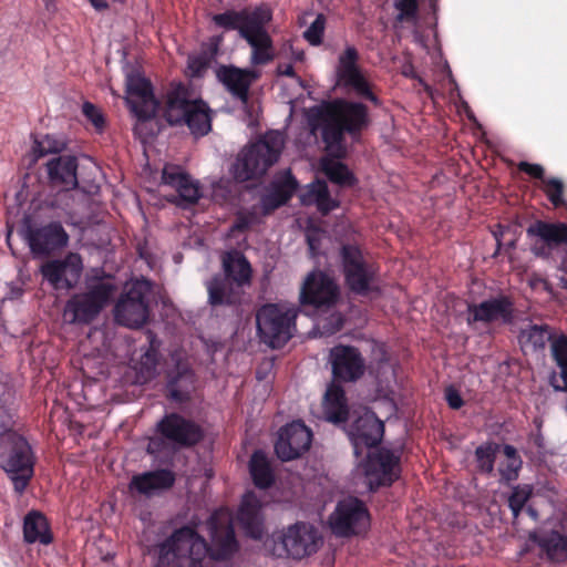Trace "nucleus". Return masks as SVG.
Masks as SVG:
<instances>
[{
    "label": "nucleus",
    "mask_w": 567,
    "mask_h": 567,
    "mask_svg": "<svg viewBox=\"0 0 567 567\" xmlns=\"http://www.w3.org/2000/svg\"><path fill=\"white\" fill-rule=\"evenodd\" d=\"M321 137L328 148L342 145L344 135L357 140L370 125L369 109L361 102L336 99L317 112Z\"/></svg>",
    "instance_id": "nucleus-1"
},
{
    "label": "nucleus",
    "mask_w": 567,
    "mask_h": 567,
    "mask_svg": "<svg viewBox=\"0 0 567 567\" xmlns=\"http://www.w3.org/2000/svg\"><path fill=\"white\" fill-rule=\"evenodd\" d=\"M162 117L169 126H187L196 138L206 136L212 131L213 114L208 104L202 99H190L188 87L173 83L163 95Z\"/></svg>",
    "instance_id": "nucleus-2"
},
{
    "label": "nucleus",
    "mask_w": 567,
    "mask_h": 567,
    "mask_svg": "<svg viewBox=\"0 0 567 567\" xmlns=\"http://www.w3.org/2000/svg\"><path fill=\"white\" fill-rule=\"evenodd\" d=\"M154 550L155 567H204L210 557L208 543L190 525L174 529Z\"/></svg>",
    "instance_id": "nucleus-3"
},
{
    "label": "nucleus",
    "mask_w": 567,
    "mask_h": 567,
    "mask_svg": "<svg viewBox=\"0 0 567 567\" xmlns=\"http://www.w3.org/2000/svg\"><path fill=\"white\" fill-rule=\"evenodd\" d=\"M285 145L284 135L278 131H268L256 142L241 150L233 165L236 181L247 182L266 174L279 159Z\"/></svg>",
    "instance_id": "nucleus-4"
},
{
    "label": "nucleus",
    "mask_w": 567,
    "mask_h": 567,
    "mask_svg": "<svg viewBox=\"0 0 567 567\" xmlns=\"http://www.w3.org/2000/svg\"><path fill=\"white\" fill-rule=\"evenodd\" d=\"M35 455L28 440L16 431L0 433V467L22 493L34 475Z\"/></svg>",
    "instance_id": "nucleus-5"
},
{
    "label": "nucleus",
    "mask_w": 567,
    "mask_h": 567,
    "mask_svg": "<svg viewBox=\"0 0 567 567\" xmlns=\"http://www.w3.org/2000/svg\"><path fill=\"white\" fill-rule=\"evenodd\" d=\"M116 291V286L110 281L90 284L86 290L72 295L65 306L63 317L72 324H90L109 306Z\"/></svg>",
    "instance_id": "nucleus-6"
},
{
    "label": "nucleus",
    "mask_w": 567,
    "mask_h": 567,
    "mask_svg": "<svg viewBox=\"0 0 567 567\" xmlns=\"http://www.w3.org/2000/svg\"><path fill=\"white\" fill-rule=\"evenodd\" d=\"M322 543V537L315 526L298 522L286 530L274 533L266 545L274 556L302 559L317 553Z\"/></svg>",
    "instance_id": "nucleus-7"
},
{
    "label": "nucleus",
    "mask_w": 567,
    "mask_h": 567,
    "mask_svg": "<svg viewBox=\"0 0 567 567\" xmlns=\"http://www.w3.org/2000/svg\"><path fill=\"white\" fill-rule=\"evenodd\" d=\"M340 260L344 282L350 291L359 296H369L371 292H380L377 285L379 267L369 262L361 247L357 244H342L340 247Z\"/></svg>",
    "instance_id": "nucleus-8"
},
{
    "label": "nucleus",
    "mask_w": 567,
    "mask_h": 567,
    "mask_svg": "<svg viewBox=\"0 0 567 567\" xmlns=\"http://www.w3.org/2000/svg\"><path fill=\"white\" fill-rule=\"evenodd\" d=\"M151 281L137 279L128 285L114 306V320L116 323L131 329L143 327L150 318Z\"/></svg>",
    "instance_id": "nucleus-9"
},
{
    "label": "nucleus",
    "mask_w": 567,
    "mask_h": 567,
    "mask_svg": "<svg viewBox=\"0 0 567 567\" xmlns=\"http://www.w3.org/2000/svg\"><path fill=\"white\" fill-rule=\"evenodd\" d=\"M296 311L284 310L278 305H264L256 315L260 340L272 349L282 348L293 336Z\"/></svg>",
    "instance_id": "nucleus-10"
},
{
    "label": "nucleus",
    "mask_w": 567,
    "mask_h": 567,
    "mask_svg": "<svg viewBox=\"0 0 567 567\" xmlns=\"http://www.w3.org/2000/svg\"><path fill=\"white\" fill-rule=\"evenodd\" d=\"M328 526L336 537L365 536L371 527V515L360 498H341L328 517Z\"/></svg>",
    "instance_id": "nucleus-11"
},
{
    "label": "nucleus",
    "mask_w": 567,
    "mask_h": 567,
    "mask_svg": "<svg viewBox=\"0 0 567 567\" xmlns=\"http://www.w3.org/2000/svg\"><path fill=\"white\" fill-rule=\"evenodd\" d=\"M126 104L132 114L140 122H147L155 117L159 110V102L154 95L153 85L138 70H132L126 75Z\"/></svg>",
    "instance_id": "nucleus-12"
},
{
    "label": "nucleus",
    "mask_w": 567,
    "mask_h": 567,
    "mask_svg": "<svg viewBox=\"0 0 567 567\" xmlns=\"http://www.w3.org/2000/svg\"><path fill=\"white\" fill-rule=\"evenodd\" d=\"M359 52L355 47L348 45L339 55L336 66L337 83L344 89H351L362 99L380 104L379 97L372 92L369 81L359 66Z\"/></svg>",
    "instance_id": "nucleus-13"
},
{
    "label": "nucleus",
    "mask_w": 567,
    "mask_h": 567,
    "mask_svg": "<svg viewBox=\"0 0 567 567\" xmlns=\"http://www.w3.org/2000/svg\"><path fill=\"white\" fill-rule=\"evenodd\" d=\"M155 433L179 449L193 447L205 436V432L198 423L176 412L165 414L156 423Z\"/></svg>",
    "instance_id": "nucleus-14"
},
{
    "label": "nucleus",
    "mask_w": 567,
    "mask_h": 567,
    "mask_svg": "<svg viewBox=\"0 0 567 567\" xmlns=\"http://www.w3.org/2000/svg\"><path fill=\"white\" fill-rule=\"evenodd\" d=\"M514 317L513 299L507 295H498L478 303H467L465 320L468 327H474L476 323L489 326L497 321L503 324H511Z\"/></svg>",
    "instance_id": "nucleus-15"
},
{
    "label": "nucleus",
    "mask_w": 567,
    "mask_h": 567,
    "mask_svg": "<svg viewBox=\"0 0 567 567\" xmlns=\"http://www.w3.org/2000/svg\"><path fill=\"white\" fill-rule=\"evenodd\" d=\"M207 528L210 538L208 546L212 559H228L238 551L239 544L230 514L214 512L207 520Z\"/></svg>",
    "instance_id": "nucleus-16"
},
{
    "label": "nucleus",
    "mask_w": 567,
    "mask_h": 567,
    "mask_svg": "<svg viewBox=\"0 0 567 567\" xmlns=\"http://www.w3.org/2000/svg\"><path fill=\"white\" fill-rule=\"evenodd\" d=\"M364 471L370 492L390 486L400 476V456L388 449H379L368 455Z\"/></svg>",
    "instance_id": "nucleus-17"
},
{
    "label": "nucleus",
    "mask_w": 567,
    "mask_h": 567,
    "mask_svg": "<svg viewBox=\"0 0 567 567\" xmlns=\"http://www.w3.org/2000/svg\"><path fill=\"white\" fill-rule=\"evenodd\" d=\"M348 436L352 443L354 455L361 456L363 451L377 446L383 437L384 425L370 410H363L348 425Z\"/></svg>",
    "instance_id": "nucleus-18"
},
{
    "label": "nucleus",
    "mask_w": 567,
    "mask_h": 567,
    "mask_svg": "<svg viewBox=\"0 0 567 567\" xmlns=\"http://www.w3.org/2000/svg\"><path fill=\"white\" fill-rule=\"evenodd\" d=\"M339 298L337 282L323 271L310 272L300 290V303L313 308H330Z\"/></svg>",
    "instance_id": "nucleus-19"
},
{
    "label": "nucleus",
    "mask_w": 567,
    "mask_h": 567,
    "mask_svg": "<svg viewBox=\"0 0 567 567\" xmlns=\"http://www.w3.org/2000/svg\"><path fill=\"white\" fill-rule=\"evenodd\" d=\"M311 442L310 429L302 421H293L279 430L275 442V453L282 462H289L308 452Z\"/></svg>",
    "instance_id": "nucleus-20"
},
{
    "label": "nucleus",
    "mask_w": 567,
    "mask_h": 567,
    "mask_svg": "<svg viewBox=\"0 0 567 567\" xmlns=\"http://www.w3.org/2000/svg\"><path fill=\"white\" fill-rule=\"evenodd\" d=\"M528 237H535L532 252L536 257L548 259L554 248L567 245V224L561 221L535 220L527 229Z\"/></svg>",
    "instance_id": "nucleus-21"
},
{
    "label": "nucleus",
    "mask_w": 567,
    "mask_h": 567,
    "mask_svg": "<svg viewBox=\"0 0 567 567\" xmlns=\"http://www.w3.org/2000/svg\"><path fill=\"white\" fill-rule=\"evenodd\" d=\"M329 361L333 379L338 382H355L365 371L364 358L353 346H334L330 349Z\"/></svg>",
    "instance_id": "nucleus-22"
},
{
    "label": "nucleus",
    "mask_w": 567,
    "mask_h": 567,
    "mask_svg": "<svg viewBox=\"0 0 567 567\" xmlns=\"http://www.w3.org/2000/svg\"><path fill=\"white\" fill-rule=\"evenodd\" d=\"M83 270L79 254L69 252L63 259L50 260L42 265L41 274L54 288H72Z\"/></svg>",
    "instance_id": "nucleus-23"
},
{
    "label": "nucleus",
    "mask_w": 567,
    "mask_h": 567,
    "mask_svg": "<svg viewBox=\"0 0 567 567\" xmlns=\"http://www.w3.org/2000/svg\"><path fill=\"white\" fill-rule=\"evenodd\" d=\"M27 239L34 255L47 256L65 247L69 235L60 223L52 221L42 227H29Z\"/></svg>",
    "instance_id": "nucleus-24"
},
{
    "label": "nucleus",
    "mask_w": 567,
    "mask_h": 567,
    "mask_svg": "<svg viewBox=\"0 0 567 567\" xmlns=\"http://www.w3.org/2000/svg\"><path fill=\"white\" fill-rule=\"evenodd\" d=\"M162 181L165 185L176 189L179 198L177 204L184 208L197 204L202 196L198 182H195L177 165H165Z\"/></svg>",
    "instance_id": "nucleus-25"
},
{
    "label": "nucleus",
    "mask_w": 567,
    "mask_h": 567,
    "mask_svg": "<svg viewBox=\"0 0 567 567\" xmlns=\"http://www.w3.org/2000/svg\"><path fill=\"white\" fill-rule=\"evenodd\" d=\"M244 287L237 286L221 274H216L206 282L208 303L212 307H234L241 302Z\"/></svg>",
    "instance_id": "nucleus-26"
},
{
    "label": "nucleus",
    "mask_w": 567,
    "mask_h": 567,
    "mask_svg": "<svg viewBox=\"0 0 567 567\" xmlns=\"http://www.w3.org/2000/svg\"><path fill=\"white\" fill-rule=\"evenodd\" d=\"M49 182L54 187L69 190L78 186V161L71 155L54 156L47 163Z\"/></svg>",
    "instance_id": "nucleus-27"
},
{
    "label": "nucleus",
    "mask_w": 567,
    "mask_h": 567,
    "mask_svg": "<svg viewBox=\"0 0 567 567\" xmlns=\"http://www.w3.org/2000/svg\"><path fill=\"white\" fill-rule=\"evenodd\" d=\"M217 78L233 96L244 104L248 103L250 85L257 78L254 71L223 65L217 70Z\"/></svg>",
    "instance_id": "nucleus-28"
},
{
    "label": "nucleus",
    "mask_w": 567,
    "mask_h": 567,
    "mask_svg": "<svg viewBox=\"0 0 567 567\" xmlns=\"http://www.w3.org/2000/svg\"><path fill=\"white\" fill-rule=\"evenodd\" d=\"M259 498H243L237 512V520L245 535L261 540L265 535V516Z\"/></svg>",
    "instance_id": "nucleus-29"
},
{
    "label": "nucleus",
    "mask_w": 567,
    "mask_h": 567,
    "mask_svg": "<svg viewBox=\"0 0 567 567\" xmlns=\"http://www.w3.org/2000/svg\"><path fill=\"white\" fill-rule=\"evenodd\" d=\"M196 375L194 371L185 364H176L167 375L166 396L174 402L185 403L190 400L194 391Z\"/></svg>",
    "instance_id": "nucleus-30"
},
{
    "label": "nucleus",
    "mask_w": 567,
    "mask_h": 567,
    "mask_svg": "<svg viewBox=\"0 0 567 567\" xmlns=\"http://www.w3.org/2000/svg\"><path fill=\"white\" fill-rule=\"evenodd\" d=\"M297 188L298 182L288 171L280 181L272 183L269 193L261 196L260 207L262 215L268 216L279 207L286 205L291 199Z\"/></svg>",
    "instance_id": "nucleus-31"
},
{
    "label": "nucleus",
    "mask_w": 567,
    "mask_h": 567,
    "mask_svg": "<svg viewBox=\"0 0 567 567\" xmlns=\"http://www.w3.org/2000/svg\"><path fill=\"white\" fill-rule=\"evenodd\" d=\"M175 480L173 471L157 468L134 475L130 482V489L147 496L152 492H163L171 488Z\"/></svg>",
    "instance_id": "nucleus-32"
},
{
    "label": "nucleus",
    "mask_w": 567,
    "mask_h": 567,
    "mask_svg": "<svg viewBox=\"0 0 567 567\" xmlns=\"http://www.w3.org/2000/svg\"><path fill=\"white\" fill-rule=\"evenodd\" d=\"M221 276L227 277L237 286L245 287L250 284L252 269L245 255L236 249L225 251L221 256Z\"/></svg>",
    "instance_id": "nucleus-33"
},
{
    "label": "nucleus",
    "mask_w": 567,
    "mask_h": 567,
    "mask_svg": "<svg viewBox=\"0 0 567 567\" xmlns=\"http://www.w3.org/2000/svg\"><path fill=\"white\" fill-rule=\"evenodd\" d=\"M262 19L259 11H235L227 10L223 13L215 14L213 22L225 30H237L241 38L247 34L251 29L256 28L259 20Z\"/></svg>",
    "instance_id": "nucleus-34"
},
{
    "label": "nucleus",
    "mask_w": 567,
    "mask_h": 567,
    "mask_svg": "<svg viewBox=\"0 0 567 567\" xmlns=\"http://www.w3.org/2000/svg\"><path fill=\"white\" fill-rule=\"evenodd\" d=\"M322 405L327 421L339 424L348 420L349 408L342 385L332 382L326 390Z\"/></svg>",
    "instance_id": "nucleus-35"
},
{
    "label": "nucleus",
    "mask_w": 567,
    "mask_h": 567,
    "mask_svg": "<svg viewBox=\"0 0 567 567\" xmlns=\"http://www.w3.org/2000/svg\"><path fill=\"white\" fill-rule=\"evenodd\" d=\"M244 38L252 48L251 62L255 65H265L272 61V41L265 29V19H260L255 29H251Z\"/></svg>",
    "instance_id": "nucleus-36"
},
{
    "label": "nucleus",
    "mask_w": 567,
    "mask_h": 567,
    "mask_svg": "<svg viewBox=\"0 0 567 567\" xmlns=\"http://www.w3.org/2000/svg\"><path fill=\"white\" fill-rule=\"evenodd\" d=\"M529 539L537 544L550 561L563 563L567 560V536L556 530L549 533H532Z\"/></svg>",
    "instance_id": "nucleus-37"
},
{
    "label": "nucleus",
    "mask_w": 567,
    "mask_h": 567,
    "mask_svg": "<svg viewBox=\"0 0 567 567\" xmlns=\"http://www.w3.org/2000/svg\"><path fill=\"white\" fill-rule=\"evenodd\" d=\"M249 474L254 485L259 489L271 487L276 481L271 461L262 450L255 451L248 464Z\"/></svg>",
    "instance_id": "nucleus-38"
},
{
    "label": "nucleus",
    "mask_w": 567,
    "mask_h": 567,
    "mask_svg": "<svg viewBox=\"0 0 567 567\" xmlns=\"http://www.w3.org/2000/svg\"><path fill=\"white\" fill-rule=\"evenodd\" d=\"M300 200L306 206L316 205L323 215L339 206V203L331 198L327 183L320 179L308 185L307 189L300 195Z\"/></svg>",
    "instance_id": "nucleus-39"
},
{
    "label": "nucleus",
    "mask_w": 567,
    "mask_h": 567,
    "mask_svg": "<svg viewBox=\"0 0 567 567\" xmlns=\"http://www.w3.org/2000/svg\"><path fill=\"white\" fill-rule=\"evenodd\" d=\"M23 537L28 544L40 542L49 545L53 540L45 516L39 511H31L23 522Z\"/></svg>",
    "instance_id": "nucleus-40"
},
{
    "label": "nucleus",
    "mask_w": 567,
    "mask_h": 567,
    "mask_svg": "<svg viewBox=\"0 0 567 567\" xmlns=\"http://www.w3.org/2000/svg\"><path fill=\"white\" fill-rule=\"evenodd\" d=\"M322 171L331 183L341 187H352L357 183L353 173L341 162L326 159L322 162Z\"/></svg>",
    "instance_id": "nucleus-41"
},
{
    "label": "nucleus",
    "mask_w": 567,
    "mask_h": 567,
    "mask_svg": "<svg viewBox=\"0 0 567 567\" xmlns=\"http://www.w3.org/2000/svg\"><path fill=\"white\" fill-rule=\"evenodd\" d=\"M551 354L557 367L560 369V378L563 379L564 385H557L555 383V374L550 379V384L556 391H567V336H560L553 341Z\"/></svg>",
    "instance_id": "nucleus-42"
},
{
    "label": "nucleus",
    "mask_w": 567,
    "mask_h": 567,
    "mask_svg": "<svg viewBox=\"0 0 567 567\" xmlns=\"http://www.w3.org/2000/svg\"><path fill=\"white\" fill-rule=\"evenodd\" d=\"M503 452L507 460L506 462L499 464L498 472L501 482L509 485L512 482L518 478V473L522 468L523 462L513 445H504Z\"/></svg>",
    "instance_id": "nucleus-43"
},
{
    "label": "nucleus",
    "mask_w": 567,
    "mask_h": 567,
    "mask_svg": "<svg viewBox=\"0 0 567 567\" xmlns=\"http://www.w3.org/2000/svg\"><path fill=\"white\" fill-rule=\"evenodd\" d=\"M548 324H530L519 333V341L533 348V350L544 349L551 339Z\"/></svg>",
    "instance_id": "nucleus-44"
},
{
    "label": "nucleus",
    "mask_w": 567,
    "mask_h": 567,
    "mask_svg": "<svg viewBox=\"0 0 567 567\" xmlns=\"http://www.w3.org/2000/svg\"><path fill=\"white\" fill-rule=\"evenodd\" d=\"M499 445L488 442L476 447L474 452L475 468L478 473L491 475L494 471L495 460Z\"/></svg>",
    "instance_id": "nucleus-45"
},
{
    "label": "nucleus",
    "mask_w": 567,
    "mask_h": 567,
    "mask_svg": "<svg viewBox=\"0 0 567 567\" xmlns=\"http://www.w3.org/2000/svg\"><path fill=\"white\" fill-rule=\"evenodd\" d=\"M544 192L548 198V200L555 206L560 207L565 204L564 200V192L565 186L564 183L556 178L550 177L544 181Z\"/></svg>",
    "instance_id": "nucleus-46"
},
{
    "label": "nucleus",
    "mask_w": 567,
    "mask_h": 567,
    "mask_svg": "<svg viewBox=\"0 0 567 567\" xmlns=\"http://www.w3.org/2000/svg\"><path fill=\"white\" fill-rule=\"evenodd\" d=\"M394 8L399 11L396 21L415 22L419 13L417 0H394Z\"/></svg>",
    "instance_id": "nucleus-47"
},
{
    "label": "nucleus",
    "mask_w": 567,
    "mask_h": 567,
    "mask_svg": "<svg viewBox=\"0 0 567 567\" xmlns=\"http://www.w3.org/2000/svg\"><path fill=\"white\" fill-rule=\"evenodd\" d=\"M326 29V17L322 13H319L312 23L303 32V38L311 45H320L323 40Z\"/></svg>",
    "instance_id": "nucleus-48"
},
{
    "label": "nucleus",
    "mask_w": 567,
    "mask_h": 567,
    "mask_svg": "<svg viewBox=\"0 0 567 567\" xmlns=\"http://www.w3.org/2000/svg\"><path fill=\"white\" fill-rule=\"evenodd\" d=\"M65 144L61 141L54 140L47 135L41 141H35L33 145V153L35 157H42L47 154H58L63 151Z\"/></svg>",
    "instance_id": "nucleus-49"
},
{
    "label": "nucleus",
    "mask_w": 567,
    "mask_h": 567,
    "mask_svg": "<svg viewBox=\"0 0 567 567\" xmlns=\"http://www.w3.org/2000/svg\"><path fill=\"white\" fill-rule=\"evenodd\" d=\"M157 357V350L151 346L141 358L142 371H145L148 378H151L156 371V367L158 364Z\"/></svg>",
    "instance_id": "nucleus-50"
},
{
    "label": "nucleus",
    "mask_w": 567,
    "mask_h": 567,
    "mask_svg": "<svg viewBox=\"0 0 567 567\" xmlns=\"http://www.w3.org/2000/svg\"><path fill=\"white\" fill-rule=\"evenodd\" d=\"M82 111L85 117L95 126L96 130H102L104 127L105 121L103 114L94 104L84 102Z\"/></svg>",
    "instance_id": "nucleus-51"
},
{
    "label": "nucleus",
    "mask_w": 567,
    "mask_h": 567,
    "mask_svg": "<svg viewBox=\"0 0 567 567\" xmlns=\"http://www.w3.org/2000/svg\"><path fill=\"white\" fill-rule=\"evenodd\" d=\"M517 168H518V171L526 173L530 177L542 181L543 184H544V181L547 179V178H545V169L539 164H532V163L522 161L518 163Z\"/></svg>",
    "instance_id": "nucleus-52"
},
{
    "label": "nucleus",
    "mask_w": 567,
    "mask_h": 567,
    "mask_svg": "<svg viewBox=\"0 0 567 567\" xmlns=\"http://www.w3.org/2000/svg\"><path fill=\"white\" fill-rule=\"evenodd\" d=\"M208 65L209 59L206 54L192 56L188 60V68L195 76H200L207 70Z\"/></svg>",
    "instance_id": "nucleus-53"
},
{
    "label": "nucleus",
    "mask_w": 567,
    "mask_h": 567,
    "mask_svg": "<svg viewBox=\"0 0 567 567\" xmlns=\"http://www.w3.org/2000/svg\"><path fill=\"white\" fill-rule=\"evenodd\" d=\"M445 400L449 406L453 410H458L464 405V400L462 399L460 392L453 386H449L445 390Z\"/></svg>",
    "instance_id": "nucleus-54"
},
{
    "label": "nucleus",
    "mask_w": 567,
    "mask_h": 567,
    "mask_svg": "<svg viewBox=\"0 0 567 567\" xmlns=\"http://www.w3.org/2000/svg\"><path fill=\"white\" fill-rule=\"evenodd\" d=\"M166 443L168 442L165 437L156 434V436L150 437L146 452L151 455L159 454L165 449Z\"/></svg>",
    "instance_id": "nucleus-55"
},
{
    "label": "nucleus",
    "mask_w": 567,
    "mask_h": 567,
    "mask_svg": "<svg viewBox=\"0 0 567 567\" xmlns=\"http://www.w3.org/2000/svg\"><path fill=\"white\" fill-rule=\"evenodd\" d=\"M256 218L255 213H239L236 217L235 228L239 231L247 230Z\"/></svg>",
    "instance_id": "nucleus-56"
},
{
    "label": "nucleus",
    "mask_w": 567,
    "mask_h": 567,
    "mask_svg": "<svg viewBox=\"0 0 567 567\" xmlns=\"http://www.w3.org/2000/svg\"><path fill=\"white\" fill-rule=\"evenodd\" d=\"M529 498H507L508 505L515 517L518 516L519 512L524 508Z\"/></svg>",
    "instance_id": "nucleus-57"
},
{
    "label": "nucleus",
    "mask_w": 567,
    "mask_h": 567,
    "mask_svg": "<svg viewBox=\"0 0 567 567\" xmlns=\"http://www.w3.org/2000/svg\"><path fill=\"white\" fill-rule=\"evenodd\" d=\"M495 238H496V244H497L496 246L497 247H496L495 252L493 254V257H497L503 248L505 249V251H509V250H512V249H514L516 247V240L515 239H513V240L506 243L505 245H503V243H502V240H501V238L498 237L497 234H495Z\"/></svg>",
    "instance_id": "nucleus-58"
},
{
    "label": "nucleus",
    "mask_w": 567,
    "mask_h": 567,
    "mask_svg": "<svg viewBox=\"0 0 567 567\" xmlns=\"http://www.w3.org/2000/svg\"><path fill=\"white\" fill-rule=\"evenodd\" d=\"M509 496H533V487L532 485H524V487L519 488L518 486L513 489Z\"/></svg>",
    "instance_id": "nucleus-59"
},
{
    "label": "nucleus",
    "mask_w": 567,
    "mask_h": 567,
    "mask_svg": "<svg viewBox=\"0 0 567 567\" xmlns=\"http://www.w3.org/2000/svg\"><path fill=\"white\" fill-rule=\"evenodd\" d=\"M278 71L281 75H285V76H289V78L296 76L295 68L292 64H286L284 66H279Z\"/></svg>",
    "instance_id": "nucleus-60"
},
{
    "label": "nucleus",
    "mask_w": 567,
    "mask_h": 567,
    "mask_svg": "<svg viewBox=\"0 0 567 567\" xmlns=\"http://www.w3.org/2000/svg\"><path fill=\"white\" fill-rule=\"evenodd\" d=\"M94 9L102 11L109 8V3L105 0H89Z\"/></svg>",
    "instance_id": "nucleus-61"
},
{
    "label": "nucleus",
    "mask_w": 567,
    "mask_h": 567,
    "mask_svg": "<svg viewBox=\"0 0 567 567\" xmlns=\"http://www.w3.org/2000/svg\"><path fill=\"white\" fill-rule=\"evenodd\" d=\"M437 2L439 0H429V4H430V8L432 9V11L435 13L436 10H437Z\"/></svg>",
    "instance_id": "nucleus-62"
},
{
    "label": "nucleus",
    "mask_w": 567,
    "mask_h": 567,
    "mask_svg": "<svg viewBox=\"0 0 567 567\" xmlns=\"http://www.w3.org/2000/svg\"><path fill=\"white\" fill-rule=\"evenodd\" d=\"M419 82L424 86V90L431 94L432 93V89L430 85H427L422 79H419Z\"/></svg>",
    "instance_id": "nucleus-63"
},
{
    "label": "nucleus",
    "mask_w": 567,
    "mask_h": 567,
    "mask_svg": "<svg viewBox=\"0 0 567 567\" xmlns=\"http://www.w3.org/2000/svg\"><path fill=\"white\" fill-rule=\"evenodd\" d=\"M243 496L250 497V496H255V494L252 492L248 491Z\"/></svg>",
    "instance_id": "nucleus-64"
}]
</instances>
